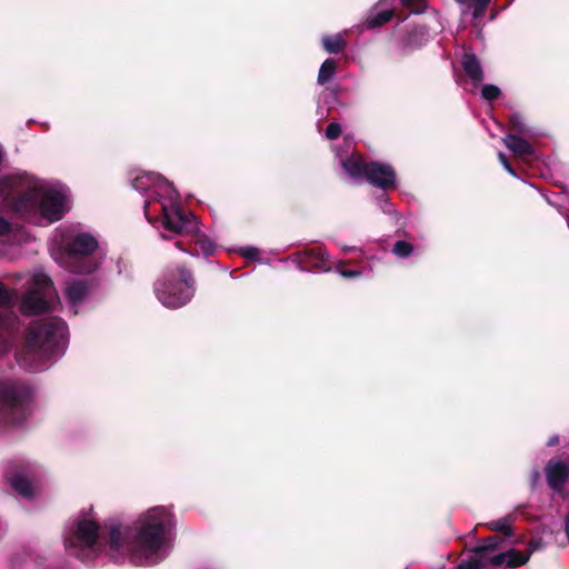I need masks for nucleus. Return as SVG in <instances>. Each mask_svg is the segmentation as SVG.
<instances>
[{"instance_id":"obj_11","label":"nucleus","mask_w":569,"mask_h":569,"mask_svg":"<svg viewBox=\"0 0 569 569\" xmlns=\"http://www.w3.org/2000/svg\"><path fill=\"white\" fill-rule=\"evenodd\" d=\"M42 468L30 461H9L3 469V477L11 489L21 498L31 500L37 495V483Z\"/></svg>"},{"instance_id":"obj_6","label":"nucleus","mask_w":569,"mask_h":569,"mask_svg":"<svg viewBox=\"0 0 569 569\" xmlns=\"http://www.w3.org/2000/svg\"><path fill=\"white\" fill-rule=\"evenodd\" d=\"M159 302L169 309L186 306L194 296L196 282L192 273L183 268L166 270L153 284Z\"/></svg>"},{"instance_id":"obj_12","label":"nucleus","mask_w":569,"mask_h":569,"mask_svg":"<svg viewBox=\"0 0 569 569\" xmlns=\"http://www.w3.org/2000/svg\"><path fill=\"white\" fill-rule=\"evenodd\" d=\"M57 298L51 279L43 272L32 276L30 287L22 296L20 309L26 316L46 312L51 309Z\"/></svg>"},{"instance_id":"obj_17","label":"nucleus","mask_w":569,"mask_h":569,"mask_svg":"<svg viewBox=\"0 0 569 569\" xmlns=\"http://www.w3.org/2000/svg\"><path fill=\"white\" fill-rule=\"evenodd\" d=\"M545 473L550 490L562 499H567L569 497V492L566 490L569 479V462L566 463L555 458L550 459L546 465Z\"/></svg>"},{"instance_id":"obj_29","label":"nucleus","mask_w":569,"mask_h":569,"mask_svg":"<svg viewBox=\"0 0 569 569\" xmlns=\"http://www.w3.org/2000/svg\"><path fill=\"white\" fill-rule=\"evenodd\" d=\"M500 89L495 84H485L481 89V96L487 101H492L500 96Z\"/></svg>"},{"instance_id":"obj_24","label":"nucleus","mask_w":569,"mask_h":569,"mask_svg":"<svg viewBox=\"0 0 569 569\" xmlns=\"http://www.w3.org/2000/svg\"><path fill=\"white\" fill-rule=\"evenodd\" d=\"M467 10H471L473 19L483 17L486 9L491 0H456Z\"/></svg>"},{"instance_id":"obj_28","label":"nucleus","mask_w":569,"mask_h":569,"mask_svg":"<svg viewBox=\"0 0 569 569\" xmlns=\"http://www.w3.org/2000/svg\"><path fill=\"white\" fill-rule=\"evenodd\" d=\"M376 204L380 208V210L389 216L396 214V209L393 204L389 201V198L382 193L376 198Z\"/></svg>"},{"instance_id":"obj_30","label":"nucleus","mask_w":569,"mask_h":569,"mask_svg":"<svg viewBox=\"0 0 569 569\" xmlns=\"http://www.w3.org/2000/svg\"><path fill=\"white\" fill-rule=\"evenodd\" d=\"M336 271L343 278H357V277H360L363 274V271L362 270H358V269H345L343 268V262L342 261H339L336 267H335Z\"/></svg>"},{"instance_id":"obj_1","label":"nucleus","mask_w":569,"mask_h":569,"mask_svg":"<svg viewBox=\"0 0 569 569\" xmlns=\"http://www.w3.org/2000/svg\"><path fill=\"white\" fill-rule=\"evenodd\" d=\"M172 506H154L130 523L107 519L100 525L92 508L79 515L64 530L67 552L84 563L104 559L113 563L129 560L134 566H154L171 551L176 537Z\"/></svg>"},{"instance_id":"obj_36","label":"nucleus","mask_w":569,"mask_h":569,"mask_svg":"<svg viewBox=\"0 0 569 569\" xmlns=\"http://www.w3.org/2000/svg\"><path fill=\"white\" fill-rule=\"evenodd\" d=\"M539 480H540V471L538 469H535L531 472V486L535 487Z\"/></svg>"},{"instance_id":"obj_27","label":"nucleus","mask_w":569,"mask_h":569,"mask_svg":"<svg viewBox=\"0 0 569 569\" xmlns=\"http://www.w3.org/2000/svg\"><path fill=\"white\" fill-rule=\"evenodd\" d=\"M392 252L399 258H408L413 252V246L407 241L399 240L393 244Z\"/></svg>"},{"instance_id":"obj_21","label":"nucleus","mask_w":569,"mask_h":569,"mask_svg":"<svg viewBox=\"0 0 569 569\" xmlns=\"http://www.w3.org/2000/svg\"><path fill=\"white\" fill-rule=\"evenodd\" d=\"M510 132L521 134L525 137L533 138L540 134L539 130L527 123L523 114L520 112H512L509 116Z\"/></svg>"},{"instance_id":"obj_19","label":"nucleus","mask_w":569,"mask_h":569,"mask_svg":"<svg viewBox=\"0 0 569 569\" xmlns=\"http://www.w3.org/2000/svg\"><path fill=\"white\" fill-rule=\"evenodd\" d=\"M502 140L506 147L516 157L526 158L535 154L533 147L526 139L516 133L509 132Z\"/></svg>"},{"instance_id":"obj_31","label":"nucleus","mask_w":569,"mask_h":569,"mask_svg":"<svg viewBox=\"0 0 569 569\" xmlns=\"http://www.w3.org/2000/svg\"><path fill=\"white\" fill-rule=\"evenodd\" d=\"M341 134V126L339 122L332 121L328 124L325 136L329 140H335Z\"/></svg>"},{"instance_id":"obj_5","label":"nucleus","mask_w":569,"mask_h":569,"mask_svg":"<svg viewBox=\"0 0 569 569\" xmlns=\"http://www.w3.org/2000/svg\"><path fill=\"white\" fill-rule=\"evenodd\" d=\"M336 157L343 172L353 182L367 180L382 190L396 183V171L389 163L365 162L362 157L353 151L349 141H345L343 147L336 151Z\"/></svg>"},{"instance_id":"obj_10","label":"nucleus","mask_w":569,"mask_h":569,"mask_svg":"<svg viewBox=\"0 0 569 569\" xmlns=\"http://www.w3.org/2000/svg\"><path fill=\"white\" fill-rule=\"evenodd\" d=\"M98 246V239L89 232L73 234L66 248V269L72 273L92 274L101 263L100 259L92 256Z\"/></svg>"},{"instance_id":"obj_16","label":"nucleus","mask_w":569,"mask_h":569,"mask_svg":"<svg viewBox=\"0 0 569 569\" xmlns=\"http://www.w3.org/2000/svg\"><path fill=\"white\" fill-rule=\"evenodd\" d=\"M16 298V290L7 288L0 281V307H11L14 303ZM14 333V322L11 319L3 318L0 315V357L12 348Z\"/></svg>"},{"instance_id":"obj_37","label":"nucleus","mask_w":569,"mask_h":569,"mask_svg":"<svg viewBox=\"0 0 569 569\" xmlns=\"http://www.w3.org/2000/svg\"><path fill=\"white\" fill-rule=\"evenodd\" d=\"M558 442H559V436L555 435V436H552V437L547 441V446H548V447H553V446H556Z\"/></svg>"},{"instance_id":"obj_25","label":"nucleus","mask_w":569,"mask_h":569,"mask_svg":"<svg viewBox=\"0 0 569 569\" xmlns=\"http://www.w3.org/2000/svg\"><path fill=\"white\" fill-rule=\"evenodd\" d=\"M337 72V62L332 58H328L323 61L318 73V83L323 86L331 80Z\"/></svg>"},{"instance_id":"obj_2","label":"nucleus","mask_w":569,"mask_h":569,"mask_svg":"<svg viewBox=\"0 0 569 569\" xmlns=\"http://www.w3.org/2000/svg\"><path fill=\"white\" fill-rule=\"evenodd\" d=\"M0 207L30 222L46 220L52 223L70 210V190L60 182L13 172L0 177Z\"/></svg>"},{"instance_id":"obj_22","label":"nucleus","mask_w":569,"mask_h":569,"mask_svg":"<svg viewBox=\"0 0 569 569\" xmlns=\"http://www.w3.org/2000/svg\"><path fill=\"white\" fill-rule=\"evenodd\" d=\"M340 104L339 93L336 89L326 88L319 97L317 114L325 119L329 110Z\"/></svg>"},{"instance_id":"obj_23","label":"nucleus","mask_w":569,"mask_h":569,"mask_svg":"<svg viewBox=\"0 0 569 569\" xmlns=\"http://www.w3.org/2000/svg\"><path fill=\"white\" fill-rule=\"evenodd\" d=\"M345 33L346 32H343V33L339 32L336 34L323 36L321 38L322 48L328 53H332V54L340 53L341 51H343V49L347 46V41L345 39Z\"/></svg>"},{"instance_id":"obj_20","label":"nucleus","mask_w":569,"mask_h":569,"mask_svg":"<svg viewBox=\"0 0 569 569\" xmlns=\"http://www.w3.org/2000/svg\"><path fill=\"white\" fill-rule=\"evenodd\" d=\"M461 64L465 73L475 84H479L483 80L481 63L473 52H466L462 56Z\"/></svg>"},{"instance_id":"obj_32","label":"nucleus","mask_w":569,"mask_h":569,"mask_svg":"<svg viewBox=\"0 0 569 569\" xmlns=\"http://www.w3.org/2000/svg\"><path fill=\"white\" fill-rule=\"evenodd\" d=\"M455 569H482L481 565L471 555L468 559L462 560Z\"/></svg>"},{"instance_id":"obj_7","label":"nucleus","mask_w":569,"mask_h":569,"mask_svg":"<svg viewBox=\"0 0 569 569\" xmlns=\"http://www.w3.org/2000/svg\"><path fill=\"white\" fill-rule=\"evenodd\" d=\"M31 389L21 381H0V429L19 427L30 415Z\"/></svg>"},{"instance_id":"obj_18","label":"nucleus","mask_w":569,"mask_h":569,"mask_svg":"<svg viewBox=\"0 0 569 569\" xmlns=\"http://www.w3.org/2000/svg\"><path fill=\"white\" fill-rule=\"evenodd\" d=\"M94 284L93 280L87 279L72 280L67 284L66 296L73 313H78V308Z\"/></svg>"},{"instance_id":"obj_35","label":"nucleus","mask_w":569,"mask_h":569,"mask_svg":"<svg viewBox=\"0 0 569 569\" xmlns=\"http://www.w3.org/2000/svg\"><path fill=\"white\" fill-rule=\"evenodd\" d=\"M12 230L11 223L0 216V236H6Z\"/></svg>"},{"instance_id":"obj_3","label":"nucleus","mask_w":569,"mask_h":569,"mask_svg":"<svg viewBox=\"0 0 569 569\" xmlns=\"http://www.w3.org/2000/svg\"><path fill=\"white\" fill-rule=\"evenodd\" d=\"M67 343V323L58 317L44 318L31 323L26 345L16 359L26 370L40 371L64 353Z\"/></svg>"},{"instance_id":"obj_26","label":"nucleus","mask_w":569,"mask_h":569,"mask_svg":"<svg viewBox=\"0 0 569 569\" xmlns=\"http://www.w3.org/2000/svg\"><path fill=\"white\" fill-rule=\"evenodd\" d=\"M511 522L512 516H506L489 522L488 527L493 531L503 533L506 537H511Z\"/></svg>"},{"instance_id":"obj_39","label":"nucleus","mask_w":569,"mask_h":569,"mask_svg":"<svg viewBox=\"0 0 569 569\" xmlns=\"http://www.w3.org/2000/svg\"><path fill=\"white\" fill-rule=\"evenodd\" d=\"M343 250L345 251H351V250H353V248H345Z\"/></svg>"},{"instance_id":"obj_34","label":"nucleus","mask_w":569,"mask_h":569,"mask_svg":"<svg viewBox=\"0 0 569 569\" xmlns=\"http://www.w3.org/2000/svg\"><path fill=\"white\" fill-rule=\"evenodd\" d=\"M498 158L505 170L513 177H518L513 168L511 167L507 156L503 152L498 153Z\"/></svg>"},{"instance_id":"obj_33","label":"nucleus","mask_w":569,"mask_h":569,"mask_svg":"<svg viewBox=\"0 0 569 569\" xmlns=\"http://www.w3.org/2000/svg\"><path fill=\"white\" fill-rule=\"evenodd\" d=\"M240 253L242 257L249 259V260H257L259 258L260 251L256 247H243L240 249Z\"/></svg>"},{"instance_id":"obj_15","label":"nucleus","mask_w":569,"mask_h":569,"mask_svg":"<svg viewBox=\"0 0 569 569\" xmlns=\"http://www.w3.org/2000/svg\"><path fill=\"white\" fill-rule=\"evenodd\" d=\"M290 258L301 271L329 272L333 267L328 251L321 246L295 252Z\"/></svg>"},{"instance_id":"obj_9","label":"nucleus","mask_w":569,"mask_h":569,"mask_svg":"<svg viewBox=\"0 0 569 569\" xmlns=\"http://www.w3.org/2000/svg\"><path fill=\"white\" fill-rule=\"evenodd\" d=\"M161 226L164 229L176 233L184 234L190 238L189 248L182 247V242H176V246L191 256L208 257L214 252V243L200 230L199 222L191 212H187L182 207L178 209L177 214L168 218Z\"/></svg>"},{"instance_id":"obj_13","label":"nucleus","mask_w":569,"mask_h":569,"mask_svg":"<svg viewBox=\"0 0 569 569\" xmlns=\"http://www.w3.org/2000/svg\"><path fill=\"white\" fill-rule=\"evenodd\" d=\"M423 8L419 13H423L422 24L416 27L403 38L402 44L407 49H416L425 44L431 34H438L443 31L445 23L440 13L436 10H428L423 0Z\"/></svg>"},{"instance_id":"obj_4","label":"nucleus","mask_w":569,"mask_h":569,"mask_svg":"<svg viewBox=\"0 0 569 569\" xmlns=\"http://www.w3.org/2000/svg\"><path fill=\"white\" fill-rule=\"evenodd\" d=\"M130 182L144 197L143 212L151 224H162L178 213L181 207L180 194L161 174L138 170L132 172Z\"/></svg>"},{"instance_id":"obj_38","label":"nucleus","mask_w":569,"mask_h":569,"mask_svg":"<svg viewBox=\"0 0 569 569\" xmlns=\"http://www.w3.org/2000/svg\"><path fill=\"white\" fill-rule=\"evenodd\" d=\"M515 0H508V2L502 7V9L508 8Z\"/></svg>"},{"instance_id":"obj_8","label":"nucleus","mask_w":569,"mask_h":569,"mask_svg":"<svg viewBox=\"0 0 569 569\" xmlns=\"http://www.w3.org/2000/svg\"><path fill=\"white\" fill-rule=\"evenodd\" d=\"M502 542L503 540L497 536H490L472 548V556L481 565L482 569L500 568L503 566L508 568L520 567L529 560L530 555L536 549L535 542H530L527 552H521L513 548L499 551Z\"/></svg>"},{"instance_id":"obj_14","label":"nucleus","mask_w":569,"mask_h":569,"mask_svg":"<svg viewBox=\"0 0 569 569\" xmlns=\"http://www.w3.org/2000/svg\"><path fill=\"white\" fill-rule=\"evenodd\" d=\"M378 6L382 9L379 12H371L367 18L366 24L368 29L383 26L400 8L407 9L410 13L413 14H419L423 8L421 0H380Z\"/></svg>"}]
</instances>
